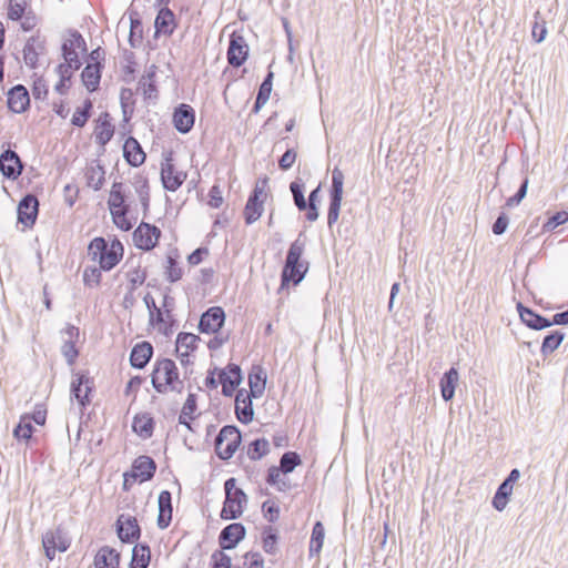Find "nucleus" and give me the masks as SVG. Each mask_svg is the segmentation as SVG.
I'll list each match as a JSON object with an SVG mask.
<instances>
[{"instance_id":"nucleus-38","label":"nucleus","mask_w":568,"mask_h":568,"mask_svg":"<svg viewBox=\"0 0 568 568\" xmlns=\"http://www.w3.org/2000/svg\"><path fill=\"white\" fill-rule=\"evenodd\" d=\"M261 541L263 550L268 555L278 552L280 532L277 528L267 525L262 528Z\"/></svg>"},{"instance_id":"nucleus-9","label":"nucleus","mask_w":568,"mask_h":568,"mask_svg":"<svg viewBox=\"0 0 568 568\" xmlns=\"http://www.w3.org/2000/svg\"><path fill=\"white\" fill-rule=\"evenodd\" d=\"M250 47L241 31H233L229 36L226 51L227 63L233 68L242 67L248 59Z\"/></svg>"},{"instance_id":"nucleus-31","label":"nucleus","mask_w":568,"mask_h":568,"mask_svg":"<svg viewBox=\"0 0 568 568\" xmlns=\"http://www.w3.org/2000/svg\"><path fill=\"white\" fill-rule=\"evenodd\" d=\"M459 382V372L455 366H452L448 371H446L440 381H439V388H440V396L444 402H450L456 392V387L458 386Z\"/></svg>"},{"instance_id":"nucleus-62","label":"nucleus","mask_w":568,"mask_h":568,"mask_svg":"<svg viewBox=\"0 0 568 568\" xmlns=\"http://www.w3.org/2000/svg\"><path fill=\"white\" fill-rule=\"evenodd\" d=\"M196 410H197V395L195 393H189L180 414L187 415L190 419H194L196 417L195 416Z\"/></svg>"},{"instance_id":"nucleus-1","label":"nucleus","mask_w":568,"mask_h":568,"mask_svg":"<svg viewBox=\"0 0 568 568\" xmlns=\"http://www.w3.org/2000/svg\"><path fill=\"white\" fill-rule=\"evenodd\" d=\"M306 247V237L301 232L296 240L290 244L286 257L281 271V282L277 293L288 290L290 286H297L306 276L310 270V262L303 258Z\"/></svg>"},{"instance_id":"nucleus-4","label":"nucleus","mask_w":568,"mask_h":568,"mask_svg":"<svg viewBox=\"0 0 568 568\" xmlns=\"http://www.w3.org/2000/svg\"><path fill=\"white\" fill-rule=\"evenodd\" d=\"M79 51H88L87 42L78 30H70V38L65 39L61 44L63 62L60 63V69L69 67V69L79 70L82 67Z\"/></svg>"},{"instance_id":"nucleus-8","label":"nucleus","mask_w":568,"mask_h":568,"mask_svg":"<svg viewBox=\"0 0 568 568\" xmlns=\"http://www.w3.org/2000/svg\"><path fill=\"white\" fill-rule=\"evenodd\" d=\"M344 194V173L337 166L332 171V184L328 190L327 225L329 229L338 221Z\"/></svg>"},{"instance_id":"nucleus-42","label":"nucleus","mask_w":568,"mask_h":568,"mask_svg":"<svg viewBox=\"0 0 568 568\" xmlns=\"http://www.w3.org/2000/svg\"><path fill=\"white\" fill-rule=\"evenodd\" d=\"M325 528L322 521H315L310 540V557L318 556L324 544Z\"/></svg>"},{"instance_id":"nucleus-6","label":"nucleus","mask_w":568,"mask_h":568,"mask_svg":"<svg viewBox=\"0 0 568 568\" xmlns=\"http://www.w3.org/2000/svg\"><path fill=\"white\" fill-rule=\"evenodd\" d=\"M179 377V369L175 362L171 358L163 357L156 359L151 374V384L155 392L165 394L168 385L176 382Z\"/></svg>"},{"instance_id":"nucleus-56","label":"nucleus","mask_w":568,"mask_h":568,"mask_svg":"<svg viewBox=\"0 0 568 568\" xmlns=\"http://www.w3.org/2000/svg\"><path fill=\"white\" fill-rule=\"evenodd\" d=\"M568 222L567 211H557L552 213L542 225V232L554 231L556 227L564 225Z\"/></svg>"},{"instance_id":"nucleus-13","label":"nucleus","mask_w":568,"mask_h":568,"mask_svg":"<svg viewBox=\"0 0 568 568\" xmlns=\"http://www.w3.org/2000/svg\"><path fill=\"white\" fill-rule=\"evenodd\" d=\"M520 476V470L518 468H513L497 487L491 499V506L497 511H503L507 507L513 495L514 485L519 480Z\"/></svg>"},{"instance_id":"nucleus-27","label":"nucleus","mask_w":568,"mask_h":568,"mask_svg":"<svg viewBox=\"0 0 568 568\" xmlns=\"http://www.w3.org/2000/svg\"><path fill=\"white\" fill-rule=\"evenodd\" d=\"M123 158L132 168H139L146 160V153L143 151L140 142L132 135H129L123 143Z\"/></svg>"},{"instance_id":"nucleus-55","label":"nucleus","mask_w":568,"mask_h":568,"mask_svg":"<svg viewBox=\"0 0 568 568\" xmlns=\"http://www.w3.org/2000/svg\"><path fill=\"white\" fill-rule=\"evenodd\" d=\"M272 88L273 87H270L266 83L260 84L254 104L251 110L252 113L257 114L261 111V109L267 103V101L270 100Z\"/></svg>"},{"instance_id":"nucleus-50","label":"nucleus","mask_w":568,"mask_h":568,"mask_svg":"<svg viewBox=\"0 0 568 568\" xmlns=\"http://www.w3.org/2000/svg\"><path fill=\"white\" fill-rule=\"evenodd\" d=\"M302 463V457L297 452L288 450L281 456L278 466L283 470V475L286 476L293 473Z\"/></svg>"},{"instance_id":"nucleus-7","label":"nucleus","mask_w":568,"mask_h":568,"mask_svg":"<svg viewBox=\"0 0 568 568\" xmlns=\"http://www.w3.org/2000/svg\"><path fill=\"white\" fill-rule=\"evenodd\" d=\"M95 390L94 378L89 375V371H79L73 373L70 385L71 398H74L81 410H84L92 402V395Z\"/></svg>"},{"instance_id":"nucleus-18","label":"nucleus","mask_w":568,"mask_h":568,"mask_svg":"<svg viewBox=\"0 0 568 568\" xmlns=\"http://www.w3.org/2000/svg\"><path fill=\"white\" fill-rule=\"evenodd\" d=\"M246 537V528L242 523H232L225 526L219 534L221 550H232Z\"/></svg>"},{"instance_id":"nucleus-43","label":"nucleus","mask_w":568,"mask_h":568,"mask_svg":"<svg viewBox=\"0 0 568 568\" xmlns=\"http://www.w3.org/2000/svg\"><path fill=\"white\" fill-rule=\"evenodd\" d=\"M128 206L126 205V194L123 189L122 182H113L111 190H110V196L108 200V207L110 211H113L114 209H121Z\"/></svg>"},{"instance_id":"nucleus-60","label":"nucleus","mask_w":568,"mask_h":568,"mask_svg":"<svg viewBox=\"0 0 568 568\" xmlns=\"http://www.w3.org/2000/svg\"><path fill=\"white\" fill-rule=\"evenodd\" d=\"M100 266H87L83 272V283L85 286H98L101 283V272Z\"/></svg>"},{"instance_id":"nucleus-45","label":"nucleus","mask_w":568,"mask_h":568,"mask_svg":"<svg viewBox=\"0 0 568 568\" xmlns=\"http://www.w3.org/2000/svg\"><path fill=\"white\" fill-rule=\"evenodd\" d=\"M92 111L93 102L90 99H85L82 106L75 109L71 119V124L77 128H83L91 118Z\"/></svg>"},{"instance_id":"nucleus-53","label":"nucleus","mask_w":568,"mask_h":568,"mask_svg":"<svg viewBox=\"0 0 568 568\" xmlns=\"http://www.w3.org/2000/svg\"><path fill=\"white\" fill-rule=\"evenodd\" d=\"M201 341L199 335L187 332H180L175 339V345L180 348L185 347V351L195 352L197 343Z\"/></svg>"},{"instance_id":"nucleus-49","label":"nucleus","mask_w":568,"mask_h":568,"mask_svg":"<svg viewBox=\"0 0 568 568\" xmlns=\"http://www.w3.org/2000/svg\"><path fill=\"white\" fill-rule=\"evenodd\" d=\"M104 175V166L100 163H98L95 166L88 168L85 172L88 185L91 186L94 191L101 190L105 181Z\"/></svg>"},{"instance_id":"nucleus-33","label":"nucleus","mask_w":568,"mask_h":568,"mask_svg":"<svg viewBox=\"0 0 568 568\" xmlns=\"http://www.w3.org/2000/svg\"><path fill=\"white\" fill-rule=\"evenodd\" d=\"M250 393L254 396V398H260L265 390L267 374L265 369L261 365H253L248 372L247 377Z\"/></svg>"},{"instance_id":"nucleus-47","label":"nucleus","mask_w":568,"mask_h":568,"mask_svg":"<svg viewBox=\"0 0 568 568\" xmlns=\"http://www.w3.org/2000/svg\"><path fill=\"white\" fill-rule=\"evenodd\" d=\"M34 432L36 428L32 425V423L28 420V417H20L19 423L14 426L12 430V436L18 442L29 443Z\"/></svg>"},{"instance_id":"nucleus-44","label":"nucleus","mask_w":568,"mask_h":568,"mask_svg":"<svg viewBox=\"0 0 568 568\" xmlns=\"http://www.w3.org/2000/svg\"><path fill=\"white\" fill-rule=\"evenodd\" d=\"M165 318V313L161 307H156V311L149 312V325L158 327L161 334L169 337L173 334V325H166Z\"/></svg>"},{"instance_id":"nucleus-5","label":"nucleus","mask_w":568,"mask_h":568,"mask_svg":"<svg viewBox=\"0 0 568 568\" xmlns=\"http://www.w3.org/2000/svg\"><path fill=\"white\" fill-rule=\"evenodd\" d=\"M242 444V433L234 425H224L215 438V452L220 459H231Z\"/></svg>"},{"instance_id":"nucleus-34","label":"nucleus","mask_w":568,"mask_h":568,"mask_svg":"<svg viewBox=\"0 0 568 568\" xmlns=\"http://www.w3.org/2000/svg\"><path fill=\"white\" fill-rule=\"evenodd\" d=\"M121 554L113 547L102 546L94 557V568H120Z\"/></svg>"},{"instance_id":"nucleus-24","label":"nucleus","mask_w":568,"mask_h":568,"mask_svg":"<svg viewBox=\"0 0 568 568\" xmlns=\"http://www.w3.org/2000/svg\"><path fill=\"white\" fill-rule=\"evenodd\" d=\"M156 468L158 465L152 457L148 455H140L133 460L130 471L139 483L142 484L154 477Z\"/></svg>"},{"instance_id":"nucleus-61","label":"nucleus","mask_w":568,"mask_h":568,"mask_svg":"<svg viewBox=\"0 0 568 568\" xmlns=\"http://www.w3.org/2000/svg\"><path fill=\"white\" fill-rule=\"evenodd\" d=\"M262 513H263V517L268 523L273 524V523L278 520L281 509H280V506L276 503L271 501V500H265L262 504Z\"/></svg>"},{"instance_id":"nucleus-57","label":"nucleus","mask_w":568,"mask_h":568,"mask_svg":"<svg viewBox=\"0 0 568 568\" xmlns=\"http://www.w3.org/2000/svg\"><path fill=\"white\" fill-rule=\"evenodd\" d=\"M209 568H232V558L224 550H214L210 558Z\"/></svg>"},{"instance_id":"nucleus-48","label":"nucleus","mask_w":568,"mask_h":568,"mask_svg":"<svg viewBox=\"0 0 568 568\" xmlns=\"http://www.w3.org/2000/svg\"><path fill=\"white\" fill-rule=\"evenodd\" d=\"M264 212V203L261 201H255L247 199L243 216L246 225H251L255 223Z\"/></svg>"},{"instance_id":"nucleus-12","label":"nucleus","mask_w":568,"mask_h":568,"mask_svg":"<svg viewBox=\"0 0 568 568\" xmlns=\"http://www.w3.org/2000/svg\"><path fill=\"white\" fill-rule=\"evenodd\" d=\"M161 235L158 226L142 221L133 231L132 240L136 248L149 252L159 244Z\"/></svg>"},{"instance_id":"nucleus-2","label":"nucleus","mask_w":568,"mask_h":568,"mask_svg":"<svg viewBox=\"0 0 568 568\" xmlns=\"http://www.w3.org/2000/svg\"><path fill=\"white\" fill-rule=\"evenodd\" d=\"M124 246L118 237L110 243L102 236H97L88 245V255L92 261L98 262L100 270L109 272L122 260Z\"/></svg>"},{"instance_id":"nucleus-23","label":"nucleus","mask_w":568,"mask_h":568,"mask_svg":"<svg viewBox=\"0 0 568 568\" xmlns=\"http://www.w3.org/2000/svg\"><path fill=\"white\" fill-rule=\"evenodd\" d=\"M7 104L13 113H24L30 109V94L23 84H17L7 93Z\"/></svg>"},{"instance_id":"nucleus-58","label":"nucleus","mask_w":568,"mask_h":568,"mask_svg":"<svg viewBox=\"0 0 568 568\" xmlns=\"http://www.w3.org/2000/svg\"><path fill=\"white\" fill-rule=\"evenodd\" d=\"M528 184H529V179H528V176H525L521 180V183H520L517 192L513 196H510L506 200L505 206L514 207V206L519 205L521 203V201L527 195Z\"/></svg>"},{"instance_id":"nucleus-32","label":"nucleus","mask_w":568,"mask_h":568,"mask_svg":"<svg viewBox=\"0 0 568 568\" xmlns=\"http://www.w3.org/2000/svg\"><path fill=\"white\" fill-rule=\"evenodd\" d=\"M104 65H94L87 63L83 68L80 79L88 92L93 93L99 90Z\"/></svg>"},{"instance_id":"nucleus-28","label":"nucleus","mask_w":568,"mask_h":568,"mask_svg":"<svg viewBox=\"0 0 568 568\" xmlns=\"http://www.w3.org/2000/svg\"><path fill=\"white\" fill-rule=\"evenodd\" d=\"M154 353L152 344L148 341L136 343L130 352V365L135 369H143Z\"/></svg>"},{"instance_id":"nucleus-37","label":"nucleus","mask_w":568,"mask_h":568,"mask_svg":"<svg viewBox=\"0 0 568 568\" xmlns=\"http://www.w3.org/2000/svg\"><path fill=\"white\" fill-rule=\"evenodd\" d=\"M129 568H148L151 559V549L146 542H134Z\"/></svg>"},{"instance_id":"nucleus-46","label":"nucleus","mask_w":568,"mask_h":568,"mask_svg":"<svg viewBox=\"0 0 568 568\" xmlns=\"http://www.w3.org/2000/svg\"><path fill=\"white\" fill-rule=\"evenodd\" d=\"M75 71L77 70L69 69V67L67 69H64V68L60 69V63L57 65L55 72L59 75V81L54 85V90L57 93H59L61 95H64L68 93V91L72 84L73 73Z\"/></svg>"},{"instance_id":"nucleus-19","label":"nucleus","mask_w":568,"mask_h":568,"mask_svg":"<svg viewBox=\"0 0 568 568\" xmlns=\"http://www.w3.org/2000/svg\"><path fill=\"white\" fill-rule=\"evenodd\" d=\"M253 398L252 393L245 388L237 389L235 394L234 413L241 424L247 425L254 419Z\"/></svg>"},{"instance_id":"nucleus-26","label":"nucleus","mask_w":568,"mask_h":568,"mask_svg":"<svg viewBox=\"0 0 568 568\" xmlns=\"http://www.w3.org/2000/svg\"><path fill=\"white\" fill-rule=\"evenodd\" d=\"M517 312L521 322L530 329L541 331L550 327L549 318L542 316L537 313L532 308L524 305L521 302H518L516 305Z\"/></svg>"},{"instance_id":"nucleus-29","label":"nucleus","mask_w":568,"mask_h":568,"mask_svg":"<svg viewBox=\"0 0 568 568\" xmlns=\"http://www.w3.org/2000/svg\"><path fill=\"white\" fill-rule=\"evenodd\" d=\"M113 135L114 126L111 123L110 114L108 112H103L95 120V143L104 149V146L112 140Z\"/></svg>"},{"instance_id":"nucleus-20","label":"nucleus","mask_w":568,"mask_h":568,"mask_svg":"<svg viewBox=\"0 0 568 568\" xmlns=\"http://www.w3.org/2000/svg\"><path fill=\"white\" fill-rule=\"evenodd\" d=\"M195 123V110L187 103H180L173 109L172 124L181 134L192 131Z\"/></svg>"},{"instance_id":"nucleus-30","label":"nucleus","mask_w":568,"mask_h":568,"mask_svg":"<svg viewBox=\"0 0 568 568\" xmlns=\"http://www.w3.org/2000/svg\"><path fill=\"white\" fill-rule=\"evenodd\" d=\"M158 519L156 524L160 529H165L170 526L172 521V494L169 490H162L158 497Z\"/></svg>"},{"instance_id":"nucleus-39","label":"nucleus","mask_w":568,"mask_h":568,"mask_svg":"<svg viewBox=\"0 0 568 568\" xmlns=\"http://www.w3.org/2000/svg\"><path fill=\"white\" fill-rule=\"evenodd\" d=\"M165 277L170 283L180 281L183 276V270L179 265L178 250H171L166 253Z\"/></svg>"},{"instance_id":"nucleus-36","label":"nucleus","mask_w":568,"mask_h":568,"mask_svg":"<svg viewBox=\"0 0 568 568\" xmlns=\"http://www.w3.org/2000/svg\"><path fill=\"white\" fill-rule=\"evenodd\" d=\"M130 32L129 44L132 48H139L143 41V23L140 13L136 10H129Z\"/></svg>"},{"instance_id":"nucleus-52","label":"nucleus","mask_w":568,"mask_h":568,"mask_svg":"<svg viewBox=\"0 0 568 568\" xmlns=\"http://www.w3.org/2000/svg\"><path fill=\"white\" fill-rule=\"evenodd\" d=\"M71 541L68 536V532L61 527L58 526L55 529H50L42 536V544H45L51 547H59L60 542Z\"/></svg>"},{"instance_id":"nucleus-15","label":"nucleus","mask_w":568,"mask_h":568,"mask_svg":"<svg viewBox=\"0 0 568 568\" xmlns=\"http://www.w3.org/2000/svg\"><path fill=\"white\" fill-rule=\"evenodd\" d=\"M115 532L123 544H134L141 537V527L134 516L121 514L115 521Z\"/></svg>"},{"instance_id":"nucleus-35","label":"nucleus","mask_w":568,"mask_h":568,"mask_svg":"<svg viewBox=\"0 0 568 568\" xmlns=\"http://www.w3.org/2000/svg\"><path fill=\"white\" fill-rule=\"evenodd\" d=\"M154 429L155 419L150 413H139L133 417L132 430L141 438H151Z\"/></svg>"},{"instance_id":"nucleus-59","label":"nucleus","mask_w":568,"mask_h":568,"mask_svg":"<svg viewBox=\"0 0 568 568\" xmlns=\"http://www.w3.org/2000/svg\"><path fill=\"white\" fill-rule=\"evenodd\" d=\"M61 354L65 358L67 364L69 366H73L79 357L80 351L77 348V343H72V341H63Z\"/></svg>"},{"instance_id":"nucleus-51","label":"nucleus","mask_w":568,"mask_h":568,"mask_svg":"<svg viewBox=\"0 0 568 568\" xmlns=\"http://www.w3.org/2000/svg\"><path fill=\"white\" fill-rule=\"evenodd\" d=\"M129 207L124 206L121 209H114L110 211L112 222L114 225L123 232H128L133 227V223L128 217Z\"/></svg>"},{"instance_id":"nucleus-63","label":"nucleus","mask_w":568,"mask_h":568,"mask_svg":"<svg viewBox=\"0 0 568 568\" xmlns=\"http://www.w3.org/2000/svg\"><path fill=\"white\" fill-rule=\"evenodd\" d=\"M26 14V3L10 0L8 8V18L12 21H20Z\"/></svg>"},{"instance_id":"nucleus-16","label":"nucleus","mask_w":568,"mask_h":568,"mask_svg":"<svg viewBox=\"0 0 568 568\" xmlns=\"http://www.w3.org/2000/svg\"><path fill=\"white\" fill-rule=\"evenodd\" d=\"M39 214V200L32 194H26L18 203L17 216L18 223H21L26 229H31L37 222Z\"/></svg>"},{"instance_id":"nucleus-22","label":"nucleus","mask_w":568,"mask_h":568,"mask_svg":"<svg viewBox=\"0 0 568 568\" xmlns=\"http://www.w3.org/2000/svg\"><path fill=\"white\" fill-rule=\"evenodd\" d=\"M23 170V164L18 153L11 149L0 154V172L8 180H17Z\"/></svg>"},{"instance_id":"nucleus-3","label":"nucleus","mask_w":568,"mask_h":568,"mask_svg":"<svg viewBox=\"0 0 568 568\" xmlns=\"http://www.w3.org/2000/svg\"><path fill=\"white\" fill-rule=\"evenodd\" d=\"M290 191L296 209L305 213V219L308 222H315L320 216L318 205L322 183L310 192L307 200L304 196L305 183L301 178H296L290 183Z\"/></svg>"},{"instance_id":"nucleus-11","label":"nucleus","mask_w":568,"mask_h":568,"mask_svg":"<svg viewBox=\"0 0 568 568\" xmlns=\"http://www.w3.org/2000/svg\"><path fill=\"white\" fill-rule=\"evenodd\" d=\"M161 182L164 190L175 192L179 190L186 180V173L179 171L173 163V153L164 154V160L161 163Z\"/></svg>"},{"instance_id":"nucleus-41","label":"nucleus","mask_w":568,"mask_h":568,"mask_svg":"<svg viewBox=\"0 0 568 568\" xmlns=\"http://www.w3.org/2000/svg\"><path fill=\"white\" fill-rule=\"evenodd\" d=\"M566 334L560 329L550 331L542 339L540 353L547 357L554 353L562 343Z\"/></svg>"},{"instance_id":"nucleus-17","label":"nucleus","mask_w":568,"mask_h":568,"mask_svg":"<svg viewBox=\"0 0 568 568\" xmlns=\"http://www.w3.org/2000/svg\"><path fill=\"white\" fill-rule=\"evenodd\" d=\"M248 501V497L243 489H239L233 495L225 496L220 517L223 520H234L240 518Z\"/></svg>"},{"instance_id":"nucleus-25","label":"nucleus","mask_w":568,"mask_h":568,"mask_svg":"<svg viewBox=\"0 0 568 568\" xmlns=\"http://www.w3.org/2000/svg\"><path fill=\"white\" fill-rule=\"evenodd\" d=\"M45 51V39L39 33L31 36L23 48V60L30 69L38 67L39 55Z\"/></svg>"},{"instance_id":"nucleus-54","label":"nucleus","mask_w":568,"mask_h":568,"mask_svg":"<svg viewBox=\"0 0 568 568\" xmlns=\"http://www.w3.org/2000/svg\"><path fill=\"white\" fill-rule=\"evenodd\" d=\"M535 21L531 28V37L535 42L541 43L548 33L545 19L541 17L539 11L535 12Z\"/></svg>"},{"instance_id":"nucleus-14","label":"nucleus","mask_w":568,"mask_h":568,"mask_svg":"<svg viewBox=\"0 0 568 568\" xmlns=\"http://www.w3.org/2000/svg\"><path fill=\"white\" fill-rule=\"evenodd\" d=\"M225 311L221 306H211L202 313L197 324V329L202 334H217L225 324Z\"/></svg>"},{"instance_id":"nucleus-10","label":"nucleus","mask_w":568,"mask_h":568,"mask_svg":"<svg viewBox=\"0 0 568 568\" xmlns=\"http://www.w3.org/2000/svg\"><path fill=\"white\" fill-rule=\"evenodd\" d=\"M219 377V385L222 386V395L232 397L242 384L244 376L240 365L229 363L225 367L216 369Z\"/></svg>"},{"instance_id":"nucleus-40","label":"nucleus","mask_w":568,"mask_h":568,"mask_svg":"<svg viewBox=\"0 0 568 568\" xmlns=\"http://www.w3.org/2000/svg\"><path fill=\"white\" fill-rule=\"evenodd\" d=\"M271 453L270 442L265 437L255 438L246 446V455L253 460H261Z\"/></svg>"},{"instance_id":"nucleus-21","label":"nucleus","mask_w":568,"mask_h":568,"mask_svg":"<svg viewBox=\"0 0 568 568\" xmlns=\"http://www.w3.org/2000/svg\"><path fill=\"white\" fill-rule=\"evenodd\" d=\"M179 21L176 16L170 8H160L154 19V38L158 39L160 36L171 37L176 28Z\"/></svg>"},{"instance_id":"nucleus-64","label":"nucleus","mask_w":568,"mask_h":568,"mask_svg":"<svg viewBox=\"0 0 568 568\" xmlns=\"http://www.w3.org/2000/svg\"><path fill=\"white\" fill-rule=\"evenodd\" d=\"M297 152L294 148H287L284 154L278 159V168L282 171H288L295 163Z\"/></svg>"}]
</instances>
